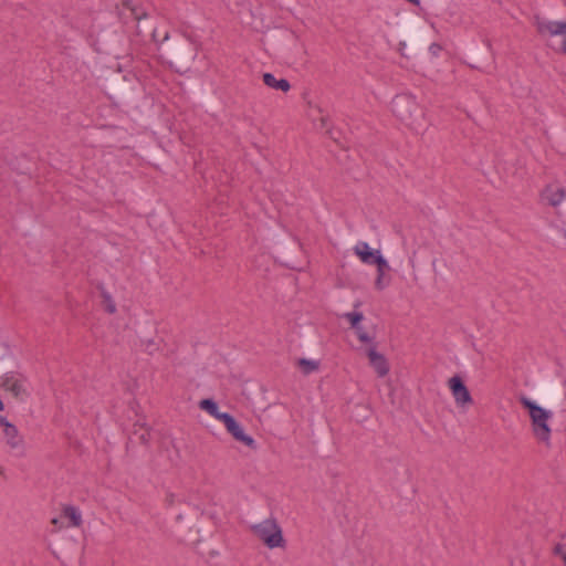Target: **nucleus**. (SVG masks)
<instances>
[{"label":"nucleus","mask_w":566,"mask_h":566,"mask_svg":"<svg viewBox=\"0 0 566 566\" xmlns=\"http://www.w3.org/2000/svg\"><path fill=\"white\" fill-rule=\"evenodd\" d=\"M392 112L401 122L412 126L416 123L419 106L413 97L401 95L392 101Z\"/></svg>","instance_id":"obj_4"},{"label":"nucleus","mask_w":566,"mask_h":566,"mask_svg":"<svg viewBox=\"0 0 566 566\" xmlns=\"http://www.w3.org/2000/svg\"><path fill=\"white\" fill-rule=\"evenodd\" d=\"M263 82L266 86L274 90H280L282 92H287L291 88L290 82L287 80H277L272 73H264Z\"/></svg>","instance_id":"obj_15"},{"label":"nucleus","mask_w":566,"mask_h":566,"mask_svg":"<svg viewBox=\"0 0 566 566\" xmlns=\"http://www.w3.org/2000/svg\"><path fill=\"white\" fill-rule=\"evenodd\" d=\"M375 261V265L377 266L375 287L377 290H384L388 285V282H385V273L389 270V264L384 258H377Z\"/></svg>","instance_id":"obj_14"},{"label":"nucleus","mask_w":566,"mask_h":566,"mask_svg":"<svg viewBox=\"0 0 566 566\" xmlns=\"http://www.w3.org/2000/svg\"><path fill=\"white\" fill-rule=\"evenodd\" d=\"M151 38H153V40H154L156 43L161 44L163 42H165V41H167V40L169 39V32H168V31H166V32H165V34H164V36H163V39L160 40V39H158V33H157V30L155 29V30L153 31V33H151Z\"/></svg>","instance_id":"obj_23"},{"label":"nucleus","mask_w":566,"mask_h":566,"mask_svg":"<svg viewBox=\"0 0 566 566\" xmlns=\"http://www.w3.org/2000/svg\"><path fill=\"white\" fill-rule=\"evenodd\" d=\"M221 422L227 428V431L237 440L242 442L249 448H255V441L251 436L244 433L242 427L235 421V419L227 413L226 417L222 418Z\"/></svg>","instance_id":"obj_6"},{"label":"nucleus","mask_w":566,"mask_h":566,"mask_svg":"<svg viewBox=\"0 0 566 566\" xmlns=\"http://www.w3.org/2000/svg\"><path fill=\"white\" fill-rule=\"evenodd\" d=\"M449 388L452 396L459 406L472 403V397L465 387L463 380L459 376H453L449 379Z\"/></svg>","instance_id":"obj_8"},{"label":"nucleus","mask_w":566,"mask_h":566,"mask_svg":"<svg viewBox=\"0 0 566 566\" xmlns=\"http://www.w3.org/2000/svg\"><path fill=\"white\" fill-rule=\"evenodd\" d=\"M359 339L360 343L364 344H373L374 338L363 328V326L358 325L353 328Z\"/></svg>","instance_id":"obj_20"},{"label":"nucleus","mask_w":566,"mask_h":566,"mask_svg":"<svg viewBox=\"0 0 566 566\" xmlns=\"http://www.w3.org/2000/svg\"><path fill=\"white\" fill-rule=\"evenodd\" d=\"M101 295L103 298V305H104L105 311L109 314L116 313V311H117L116 304H115L113 297L111 296V294L107 291L103 290Z\"/></svg>","instance_id":"obj_18"},{"label":"nucleus","mask_w":566,"mask_h":566,"mask_svg":"<svg viewBox=\"0 0 566 566\" xmlns=\"http://www.w3.org/2000/svg\"><path fill=\"white\" fill-rule=\"evenodd\" d=\"M139 439H140V441H142L144 444H146V443L149 441V439H150V433H149V431H145V432H143V433L139 436Z\"/></svg>","instance_id":"obj_24"},{"label":"nucleus","mask_w":566,"mask_h":566,"mask_svg":"<svg viewBox=\"0 0 566 566\" xmlns=\"http://www.w3.org/2000/svg\"><path fill=\"white\" fill-rule=\"evenodd\" d=\"M298 366L303 368L305 374H310L317 368V363L305 358H301L298 360Z\"/></svg>","instance_id":"obj_21"},{"label":"nucleus","mask_w":566,"mask_h":566,"mask_svg":"<svg viewBox=\"0 0 566 566\" xmlns=\"http://www.w3.org/2000/svg\"><path fill=\"white\" fill-rule=\"evenodd\" d=\"M553 554L557 557H560L564 565H566V544L557 543L553 547Z\"/></svg>","instance_id":"obj_22"},{"label":"nucleus","mask_w":566,"mask_h":566,"mask_svg":"<svg viewBox=\"0 0 566 566\" xmlns=\"http://www.w3.org/2000/svg\"><path fill=\"white\" fill-rule=\"evenodd\" d=\"M4 406H3V402L2 400L0 399V411L3 410Z\"/></svg>","instance_id":"obj_27"},{"label":"nucleus","mask_w":566,"mask_h":566,"mask_svg":"<svg viewBox=\"0 0 566 566\" xmlns=\"http://www.w3.org/2000/svg\"><path fill=\"white\" fill-rule=\"evenodd\" d=\"M343 317L348 321V323L350 324V327L354 328V327H357L358 325H360V322L364 319V315L361 312H348V313H345L343 314Z\"/></svg>","instance_id":"obj_19"},{"label":"nucleus","mask_w":566,"mask_h":566,"mask_svg":"<svg viewBox=\"0 0 566 566\" xmlns=\"http://www.w3.org/2000/svg\"><path fill=\"white\" fill-rule=\"evenodd\" d=\"M199 407L200 409L207 411L211 417L216 418L219 421H221L222 418L226 417V415L228 413L220 412L217 402L213 401L212 399H202L199 402Z\"/></svg>","instance_id":"obj_17"},{"label":"nucleus","mask_w":566,"mask_h":566,"mask_svg":"<svg viewBox=\"0 0 566 566\" xmlns=\"http://www.w3.org/2000/svg\"><path fill=\"white\" fill-rule=\"evenodd\" d=\"M250 531L270 549L286 547L283 530L273 516L251 525Z\"/></svg>","instance_id":"obj_2"},{"label":"nucleus","mask_w":566,"mask_h":566,"mask_svg":"<svg viewBox=\"0 0 566 566\" xmlns=\"http://www.w3.org/2000/svg\"><path fill=\"white\" fill-rule=\"evenodd\" d=\"M359 306H360V302H356V303L354 304V307H355V308H358Z\"/></svg>","instance_id":"obj_26"},{"label":"nucleus","mask_w":566,"mask_h":566,"mask_svg":"<svg viewBox=\"0 0 566 566\" xmlns=\"http://www.w3.org/2000/svg\"><path fill=\"white\" fill-rule=\"evenodd\" d=\"M221 422L227 428V431L237 440L242 442L249 448H255V441L251 436L244 433L242 427L235 421V419L227 413L226 417L222 418Z\"/></svg>","instance_id":"obj_7"},{"label":"nucleus","mask_w":566,"mask_h":566,"mask_svg":"<svg viewBox=\"0 0 566 566\" xmlns=\"http://www.w3.org/2000/svg\"><path fill=\"white\" fill-rule=\"evenodd\" d=\"M565 197H566L565 189L557 185L546 186L541 193L542 200L552 207L559 206L564 201Z\"/></svg>","instance_id":"obj_9"},{"label":"nucleus","mask_w":566,"mask_h":566,"mask_svg":"<svg viewBox=\"0 0 566 566\" xmlns=\"http://www.w3.org/2000/svg\"><path fill=\"white\" fill-rule=\"evenodd\" d=\"M367 356H368L370 366L375 369L378 377H385L388 375L389 364H388L386 357L376 350L375 346L370 347L367 350Z\"/></svg>","instance_id":"obj_10"},{"label":"nucleus","mask_w":566,"mask_h":566,"mask_svg":"<svg viewBox=\"0 0 566 566\" xmlns=\"http://www.w3.org/2000/svg\"><path fill=\"white\" fill-rule=\"evenodd\" d=\"M0 426L3 428V439L11 455L24 458L27 455V444L18 428L0 416Z\"/></svg>","instance_id":"obj_3"},{"label":"nucleus","mask_w":566,"mask_h":566,"mask_svg":"<svg viewBox=\"0 0 566 566\" xmlns=\"http://www.w3.org/2000/svg\"><path fill=\"white\" fill-rule=\"evenodd\" d=\"M2 387L4 390L10 391L14 397L25 394L23 379L20 375L8 373L2 379Z\"/></svg>","instance_id":"obj_11"},{"label":"nucleus","mask_w":566,"mask_h":566,"mask_svg":"<svg viewBox=\"0 0 566 566\" xmlns=\"http://www.w3.org/2000/svg\"><path fill=\"white\" fill-rule=\"evenodd\" d=\"M559 51L566 55V41L562 42Z\"/></svg>","instance_id":"obj_25"},{"label":"nucleus","mask_w":566,"mask_h":566,"mask_svg":"<svg viewBox=\"0 0 566 566\" xmlns=\"http://www.w3.org/2000/svg\"><path fill=\"white\" fill-rule=\"evenodd\" d=\"M518 401L528 411L532 432L536 440L549 447L552 429L548 421L553 417L552 411L542 408L526 396H521Z\"/></svg>","instance_id":"obj_1"},{"label":"nucleus","mask_w":566,"mask_h":566,"mask_svg":"<svg viewBox=\"0 0 566 566\" xmlns=\"http://www.w3.org/2000/svg\"><path fill=\"white\" fill-rule=\"evenodd\" d=\"M354 252L365 264H375L377 258H384L380 251H371L367 242H358L354 247Z\"/></svg>","instance_id":"obj_12"},{"label":"nucleus","mask_w":566,"mask_h":566,"mask_svg":"<svg viewBox=\"0 0 566 566\" xmlns=\"http://www.w3.org/2000/svg\"><path fill=\"white\" fill-rule=\"evenodd\" d=\"M62 516L69 520V524L66 525L67 527H78L82 524V515L80 511L73 505L65 506L63 509Z\"/></svg>","instance_id":"obj_16"},{"label":"nucleus","mask_w":566,"mask_h":566,"mask_svg":"<svg viewBox=\"0 0 566 566\" xmlns=\"http://www.w3.org/2000/svg\"><path fill=\"white\" fill-rule=\"evenodd\" d=\"M52 523L56 525L59 523V520L57 518H53Z\"/></svg>","instance_id":"obj_28"},{"label":"nucleus","mask_w":566,"mask_h":566,"mask_svg":"<svg viewBox=\"0 0 566 566\" xmlns=\"http://www.w3.org/2000/svg\"><path fill=\"white\" fill-rule=\"evenodd\" d=\"M122 8L129 11L130 17L138 22L148 15L147 10L134 0H122ZM120 15L124 17L125 12L120 11Z\"/></svg>","instance_id":"obj_13"},{"label":"nucleus","mask_w":566,"mask_h":566,"mask_svg":"<svg viewBox=\"0 0 566 566\" xmlns=\"http://www.w3.org/2000/svg\"><path fill=\"white\" fill-rule=\"evenodd\" d=\"M534 25L536 28L537 33L543 39L563 36V41H566V21H553L536 15L534 18Z\"/></svg>","instance_id":"obj_5"}]
</instances>
